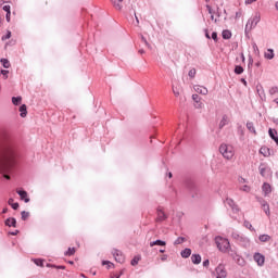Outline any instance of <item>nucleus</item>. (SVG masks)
Segmentation results:
<instances>
[{"label": "nucleus", "mask_w": 278, "mask_h": 278, "mask_svg": "<svg viewBox=\"0 0 278 278\" xmlns=\"http://www.w3.org/2000/svg\"><path fill=\"white\" fill-rule=\"evenodd\" d=\"M12 166H14V151L8 149L0 156V173L4 174V179H10V175H7L5 173H10Z\"/></svg>", "instance_id": "f257e3e1"}, {"label": "nucleus", "mask_w": 278, "mask_h": 278, "mask_svg": "<svg viewBox=\"0 0 278 278\" xmlns=\"http://www.w3.org/2000/svg\"><path fill=\"white\" fill-rule=\"evenodd\" d=\"M219 153L225 160H233V155H236V150L231 144L222 143L219 147Z\"/></svg>", "instance_id": "f03ea898"}, {"label": "nucleus", "mask_w": 278, "mask_h": 278, "mask_svg": "<svg viewBox=\"0 0 278 278\" xmlns=\"http://www.w3.org/2000/svg\"><path fill=\"white\" fill-rule=\"evenodd\" d=\"M215 243H216L217 249L222 253H229V251H231V244L229 243V240H227L226 238L216 237Z\"/></svg>", "instance_id": "7ed1b4c3"}, {"label": "nucleus", "mask_w": 278, "mask_h": 278, "mask_svg": "<svg viewBox=\"0 0 278 278\" xmlns=\"http://www.w3.org/2000/svg\"><path fill=\"white\" fill-rule=\"evenodd\" d=\"M262 21V14L260 12H256L247 23L245 29L251 31V29H255L257 27V23Z\"/></svg>", "instance_id": "20e7f679"}, {"label": "nucleus", "mask_w": 278, "mask_h": 278, "mask_svg": "<svg viewBox=\"0 0 278 278\" xmlns=\"http://www.w3.org/2000/svg\"><path fill=\"white\" fill-rule=\"evenodd\" d=\"M215 276L216 278H227V269L225 268V265L219 264L215 268Z\"/></svg>", "instance_id": "39448f33"}, {"label": "nucleus", "mask_w": 278, "mask_h": 278, "mask_svg": "<svg viewBox=\"0 0 278 278\" xmlns=\"http://www.w3.org/2000/svg\"><path fill=\"white\" fill-rule=\"evenodd\" d=\"M113 256L115 257V262H118V264H123L125 262V255L121 250H113Z\"/></svg>", "instance_id": "423d86ee"}, {"label": "nucleus", "mask_w": 278, "mask_h": 278, "mask_svg": "<svg viewBox=\"0 0 278 278\" xmlns=\"http://www.w3.org/2000/svg\"><path fill=\"white\" fill-rule=\"evenodd\" d=\"M253 257L257 266H262L266 262V257L262 253H255Z\"/></svg>", "instance_id": "0eeeda50"}, {"label": "nucleus", "mask_w": 278, "mask_h": 278, "mask_svg": "<svg viewBox=\"0 0 278 278\" xmlns=\"http://www.w3.org/2000/svg\"><path fill=\"white\" fill-rule=\"evenodd\" d=\"M156 223H162L166 220V213L162 208H157L156 211Z\"/></svg>", "instance_id": "6e6552de"}, {"label": "nucleus", "mask_w": 278, "mask_h": 278, "mask_svg": "<svg viewBox=\"0 0 278 278\" xmlns=\"http://www.w3.org/2000/svg\"><path fill=\"white\" fill-rule=\"evenodd\" d=\"M193 90H195V92H198V94H207V88L201 85H194L193 86Z\"/></svg>", "instance_id": "1a4fd4ad"}, {"label": "nucleus", "mask_w": 278, "mask_h": 278, "mask_svg": "<svg viewBox=\"0 0 278 278\" xmlns=\"http://www.w3.org/2000/svg\"><path fill=\"white\" fill-rule=\"evenodd\" d=\"M192 99L194 101V108H197V110H202L203 102H201V98L199 97V94H193Z\"/></svg>", "instance_id": "9d476101"}, {"label": "nucleus", "mask_w": 278, "mask_h": 278, "mask_svg": "<svg viewBox=\"0 0 278 278\" xmlns=\"http://www.w3.org/2000/svg\"><path fill=\"white\" fill-rule=\"evenodd\" d=\"M17 194L20 195L21 200L25 203H29V197L27 195V191L17 190Z\"/></svg>", "instance_id": "9b49d317"}, {"label": "nucleus", "mask_w": 278, "mask_h": 278, "mask_svg": "<svg viewBox=\"0 0 278 278\" xmlns=\"http://www.w3.org/2000/svg\"><path fill=\"white\" fill-rule=\"evenodd\" d=\"M260 153L261 155H263L264 157H270V149L266 146L262 147L260 149Z\"/></svg>", "instance_id": "f8f14e48"}, {"label": "nucleus", "mask_w": 278, "mask_h": 278, "mask_svg": "<svg viewBox=\"0 0 278 278\" xmlns=\"http://www.w3.org/2000/svg\"><path fill=\"white\" fill-rule=\"evenodd\" d=\"M268 134H269L270 139L274 140L278 147L277 130L269 128Z\"/></svg>", "instance_id": "ddd939ff"}, {"label": "nucleus", "mask_w": 278, "mask_h": 278, "mask_svg": "<svg viewBox=\"0 0 278 278\" xmlns=\"http://www.w3.org/2000/svg\"><path fill=\"white\" fill-rule=\"evenodd\" d=\"M225 125H229V116L224 115L222 117V121L219 122V129H223V127H225Z\"/></svg>", "instance_id": "4468645a"}, {"label": "nucleus", "mask_w": 278, "mask_h": 278, "mask_svg": "<svg viewBox=\"0 0 278 278\" xmlns=\"http://www.w3.org/2000/svg\"><path fill=\"white\" fill-rule=\"evenodd\" d=\"M7 227H16V218L10 217L4 222Z\"/></svg>", "instance_id": "2eb2a0df"}, {"label": "nucleus", "mask_w": 278, "mask_h": 278, "mask_svg": "<svg viewBox=\"0 0 278 278\" xmlns=\"http://www.w3.org/2000/svg\"><path fill=\"white\" fill-rule=\"evenodd\" d=\"M262 190L265 194H270V192H273V189L268 182L263 185Z\"/></svg>", "instance_id": "dca6fc26"}, {"label": "nucleus", "mask_w": 278, "mask_h": 278, "mask_svg": "<svg viewBox=\"0 0 278 278\" xmlns=\"http://www.w3.org/2000/svg\"><path fill=\"white\" fill-rule=\"evenodd\" d=\"M112 4L114 5L115 10H123V4H121V2L123 0H111Z\"/></svg>", "instance_id": "f3484780"}, {"label": "nucleus", "mask_w": 278, "mask_h": 278, "mask_svg": "<svg viewBox=\"0 0 278 278\" xmlns=\"http://www.w3.org/2000/svg\"><path fill=\"white\" fill-rule=\"evenodd\" d=\"M265 58H266V60H273V58H275V51L273 49H268L265 52Z\"/></svg>", "instance_id": "a211bd4d"}, {"label": "nucleus", "mask_w": 278, "mask_h": 278, "mask_svg": "<svg viewBox=\"0 0 278 278\" xmlns=\"http://www.w3.org/2000/svg\"><path fill=\"white\" fill-rule=\"evenodd\" d=\"M20 112H21V117L25 118V116H27V105L23 104L20 106Z\"/></svg>", "instance_id": "6ab92c4d"}, {"label": "nucleus", "mask_w": 278, "mask_h": 278, "mask_svg": "<svg viewBox=\"0 0 278 278\" xmlns=\"http://www.w3.org/2000/svg\"><path fill=\"white\" fill-rule=\"evenodd\" d=\"M150 247H166V242L162 240H156L154 242H150Z\"/></svg>", "instance_id": "aec40b11"}, {"label": "nucleus", "mask_w": 278, "mask_h": 278, "mask_svg": "<svg viewBox=\"0 0 278 278\" xmlns=\"http://www.w3.org/2000/svg\"><path fill=\"white\" fill-rule=\"evenodd\" d=\"M262 208H263V212H265V214H266L267 216H270V206L268 205V203L264 202V203L262 204Z\"/></svg>", "instance_id": "412c9836"}, {"label": "nucleus", "mask_w": 278, "mask_h": 278, "mask_svg": "<svg viewBox=\"0 0 278 278\" xmlns=\"http://www.w3.org/2000/svg\"><path fill=\"white\" fill-rule=\"evenodd\" d=\"M191 262L192 264H199L201 262V256L199 254H192Z\"/></svg>", "instance_id": "4be33fe9"}, {"label": "nucleus", "mask_w": 278, "mask_h": 278, "mask_svg": "<svg viewBox=\"0 0 278 278\" xmlns=\"http://www.w3.org/2000/svg\"><path fill=\"white\" fill-rule=\"evenodd\" d=\"M190 255H192V250L188 248L181 252V257L188 258Z\"/></svg>", "instance_id": "5701e85b"}, {"label": "nucleus", "mask_w": 278, "mask_h": 278, "mask_svg": "<svg viewBox=\"0 0 278 278\" xmlns=\"http://www.w3.org/2000/svg\"><path fill=\"white\" fill-rule=\"evenodd\" d=\"M260 242H270V236L268 235H261L258 237Z\"/></svg>", "instance_id": "b1692460"}, {"label": "nucleus", "mask_w": 278, "mask_h": 278, "mask_svg": "<svg viewBox=\"0 0 278 278\" xmlns=\"http://www.w3.org/2000/svg\"><path fill=\"white\" fill-rule=\"evenodd\" d=\"M247 128H248L249 131H251L252 134H257V132L255 131V126L253 125L252 122H248V123H247Z\"/></svg>", "instance_id": "393cba45"}, {"label": "nucleus", "mask_w": 278, "mask_h": 278, "mask_svg": "<svg viewBox=\"0 0 278 278\" xmlns=\"http://www.w3.org/2000/svg\"><path fill=\"white\" fill-rule=\"evenodd\" d=\"M235 73H236V75H242V73H244V67L240 66V65H237L235 67Z\"/></svg>", "instance_id": "a878e982"}, {"label": "nucleus", "mask_w": 278, "mask_h": 278, "mask_svg": "<svg viewBox=\"0 0 278 278\" xmlns=\"http://www.w3.org/2000/svg\"><path fill=\"white\" fill-rule=\"evenodd\" d=\"M222 36H223L224 40H229V38H231V33L229 30H224L222 33Z\"/></svg>", "instance_id": "bb28decb"}, {"label": "nucleus", "mask_w": 278, "mask_h": 278, "mask_svg": "<svg viewBox=\"0 0 278 278\" xmlns=\"http://www.w3.org/2000/svg\"><path fill=\"white\" fill-rule=\"evenodd\" d=\"M21 101H23V98H21V97H13L12 98L13 105H18V103H21Z\"/></svg>", "instance_id": "cd10ccee"}, {"label": "nucleus", "mask_w": 278, "mask_h": 278, "mask_svg": "<svg viewBox=\"0 0 278 278\" xmlns=\"http://www.w3.org/2000/svg\"><path fill=\"white\" fill-rule=\"evenodd\" d=\"M260 173H261L262 177H266V165H264V164L260 165Z\"/></svg>", "instance_id": "c85d7f7f"}, {"label": "nucleus", "mask_w": 278, "mask_h": 278, "mask_svg": "<svg viewBox=\"0 0 278 278\" xmlns=\"http://www.w3.org/2000/svg\"><path fill=\"white\" fill-rule=\"evenodd\" d=\"M1 64L4 68H10V61L8 59H2Z\"/></svg>", "instance_id": "c756f323"}, {"label": "nucleus", "mask_w": 278, "mask_h": 278, "mask_svg": "<svg viewBox=\"0 0 278 278\" xmlns=\"http://www.w3.org/2000/svg\"><path fill=\"white\" fill-rule=\"evenodd\" d=\"M75 248H68V250L65 252V255L71 257V255H75Z\"/></svg>", "instance_id": "7c9ffc66"}, {"label": "nucleus", "mask_w": 278, "mask_h": 278, "mask_svg": "<svg viewBox=\"0 0 278 278\" xmlns=\"http://www.w3.org/2000/svg\"><path fill=\"white\" fill-rule=\"evenodd\" d=\"M138 262H140V256H135L131 260V266H138Z\"/></svg>", "instance_id": "2f4dec72"}, {"label": "nucleus", "mask_w": 278, "mask_h": 278, "mask_svg": "<svg viewBox=\"0 0 278 278\" xmlns=\"http://www.w3.org/2000/svg\"><path fill=\"white\" fill-rule=\"evenodd\" d=\"M197 76V70L192 68L189 71V77H191V79H194V77Z\"/></svg>", "instance_id": "473e14b6"}, {"label": "nucleus", "mask_w": 278, "mask_h": 278, "mask_svg": "<svg viewBox=\"0 0 278 278\" xmlns=\"http://www.w3.org/2000/svg\"><path fill=\"white\" fill-rule=\"evenodd\" d=\"M21 214H22V220H27L29 218V212L23 211Z\"/></svg>", "instance_id": "72a5a7b5"}, {"label": "nucleus", "mask_w": 278, "mask_h": 278, "mask_svg": "<svg viewBox=\"0 0 278 278\" xmlns=\"http://www.w3.org/2000/svg\"><path fill=\"white\" fill-rule=\"evenodd\" d=\"M35 264H36L37 266H40L41 268H45V261H42V260H36V261H35Z\"/></svg>", "instance_id": "f704fd0d"}, {"label": "nucleus", "mask_w": 278, "mask_h": 278, "mask_svg": "<svg viewBox=\"0 0 278 278\" xmlns=\"http://www.w3.org/2000/svg\"><path fill=\"white\" fill-rule=\"evenodd\" d=\"M12 38V31L8 30L7 35L2 37V40H10Z\"/></svg>", "instance_id": "c9c22d12"}, {"label": "nucleus", "mask_w": 278, "mask_h": 278, "mask_svg": "<svg viewBox=\"0 0 278 278\" xmlns=\"http://www.w3.org/2000/svg\"><path fill=\"white\" fill-rule=\"evenodd\" d=\"M240 190H242V192H251V187L245 185V186L241 187Z\"/></svg>", "instance_id": "e433bc0d"}, {"label": "nucleus", "mask_w": 278, "mask_h": 278, "mask_svg": "<svg viewBox=\"0 0 278 278\" xmlns=\"http://www.w3.org/2000/svg\"><path fill=\"white\" fill-rule=\"evenodd\" d=\"M182 242H186V238L179 237V238L175 241V244H182Z\"/></svg>", "instance_id": "4c0bfd02"}, {"label": "nucleus", "mask_w": 278, "mask_h": 278, "mask_svg": "<svg viewBox=\"0 0 278 278\" xmlns=\"http://www.w3.org/2000/svg\"><path fill=\"white\" fill-rule=\"evenodd\" d=\"M10 73V71L8 70H2L1 71V75H3L4 79H8V74Z\"/></svg>", "instance_id": "58836bf2"}, {"label": "nucleus", "mask_w": 278, "mask_h": 278, "mask_svg": "<svg viewBox=\"0 0 278 278\" xmlns=\"http://www.w3.org/2000/svg\"><path fill=\"white\" fill-rule=\"evenodd\" d=\"M269 93H270V94H277V93H278V87H273V88L269 90Z\"/></svg>", "instance_id": "ea45409f"}, {"label": "nucleus", "mask_w": 278, "mask_h": 278, "mask_svg": "<svg viewBox=\"0 0 278 278\" xmlns=\"http://www.w3.org/2000/svg\"><path fill=\"white\" fill-rule=\"evenodd\" d=\"M212 38L215 42H218V34L217 33H212Z\"/></svg>", "instance_id": "a19ab883"}, {"label": "nucleus", "mask_w": 278, "mask_h": 278, "mask_svg": "<svg viewBox=\"0 0 278 278\" xmlns=\"http://www.w3.org/2000/svg\"><path fill=\"white\" fill-rule=\"evenodd\" d=\"M244 227H247V229H253V225L249 222H244Z\"/></svg>", "instance_id": "79ce46f5"}, {"label": "nucleus", "mask_w": 278, "mask_h": 278, "mask_svg": "<svg viewBox=\"0 0 278 278\" xmlns=\"http://www.w3.org/2000/svg\"><path fill=\"white\" fill-rule=\"evenodd\" d=\"M3 10H4V12H7V14L10 13V5H4Z\"/></svg>", "instance_id": "37998d69"}, {"label": "nucleus", "mask_w": 278, "mask_h": 278, "mask_svg": "<svg viewBox=\"0 0 278 278\" xmlns=\"http://www.w3.org/2000/svg\"><path fill=\"white\" fill-rule=\"evenodd\" d=\"M203 266H204L205 268H207V266H210V260L204 261V262H203Z\"/></svg>", "instance_id": "c03bdc74"}, {"label": "nucleus", "mask_w": 278, "mask_h": 278, "mask_svg": "<svg viewBox=\"0 0 278 278\" xmlns=\"http://www.w3.org/2000/svg\"><path fill=\"white\" fill-rule=\"evenodd\" d=\"M11 207H13L14 210H18V203L11 204Z\"/></svg>", "instance_id": "a18cd8bd"}, {"label": "nucleus", "mask_w": 278, "mask_h": 278, "mask_svg": "<svg viewBox=\"0 0 278 278\" xmlns=\"http://www.w3.org/2000/svg\"><path fill=\"white\" fill-rule=\"evenodd\" d=\"M102 264H103L104 266H105V264H106L109 268L112 266V262H105V261H104Z\"/></svg>", "instance_id": "49530a36"}, {"label": "nucleus", "mask_w": 278, "mask_h": 278, "mask_svg": "<svg viewBox=\"0 0 278 278\" xmlns=\"http://www.w3.org/2000/svg\"><path fill=\"white\" fill-rule=\"evenodd\" d=\"M8 203H9V205H11L12 206V204L14 203V199H9V201H8Z\"/></svg>", "instance_id": "de8ad7c7"}, {"label": "nucleus", "mask_w": 278, "mask_h": 278, "mask_svg": "<svg viewBox=\"0 0 278 278\" xmlns=\"http://www.w3.org/2000/svg\"><path fill=\"white\" fill-rule=\"evenodd\" d=\"M173 92H174L175 97H179V91L173 89Z\"/></svg>", "instance_id": "09e8293b"}, {"label": "nucleus", "mask_w": 278, "mask_h": 278, "mask_svg": "<svg viewBox=\"0 0 278 278\" xmlns=\"http://www.w3.org/2000/svg\"><path fill=\"white\" fill-rule=\"evenodd\" d=\"M206 9H207L208 13L212 14V7L206 5Z\"/></svg>", "instance_id": "8fccbe9b"}, {"label": "nucleus", "mask_w": 278, "mask_h": 278, "mask_svg": "<svg viewBox=\"0 0 278 278\" xmlns=\"http://www.w3.org/2000/svg\"><path fill=\"white\" fill-rule=\"evenodd\" d=\"M10 15H11V12L10 13H7V22L10 23Z\"/></svg>", "instance_id": "3c124183"}, {"label": "nucleus", "mask_w": 278, "mask_h": 278, "mask_svg": "<svg viewBox=\"0 0 278 278\" xmlns=\"http://www.w3.org/2000/svg\"><path fill=\"white\" fill-rule=\"evenodd\" d=\"M205 37L210 40V38H212V37H210V33L207 31V30H205Z\"/></svg>", "instance_id": "603ef678"}, {"label": "nucleus", "mask_w": 278, "mask_h": 278, "mask_svg": "<svg viewBox=\"0 0 278 278\" xmlns=\"http://www.w3.org/2000/svg\"><path fill=\"white\" fill-rule=\"evenodd\" d=\"M167 257H168V256L163 255V256L161 257L162 262H166Z\"/></svg>", "instance_id": "864d4df0"}, {"label": "nucleus", "mask_w": 278, "mask_h": 278, "mask_svg": "<svg viewBox=\"0 0 278 278\" xmlns=\"http://www.w3.org/2000/svg\"><path fill=\"white\" fill-rule=\"evenodd\" d=\"M227 203H228V205H231V203H233V200L227 199Z\"/></svg>", "instance_id": "5fc2aeb1"}, {"label": "nucleus", "mask_w": 278, "mask_h": 278, "mask_svg": "<svg viewBox=\"0 0 278 278\" xmlns=\"http://www.w3.org/2000/svg\"><path fill=\"white\" fill-rule=\"evenodd\" d=\"M275 8H276V10L278 12V1L275 3Z\"/></svg>", "instance_id": "6e6d98bb"}, {"label": "nucleus", "mask_w": 278, "mask_h": 278, "mask_svg": "<svg viewBox=\"0 0 278 278\" xmlns=\"http://www.w3.org/2000/svg\"><path fill=\"white\" fill-rule=\"evenodd\" d=\"M168 177H169V179H172L173 178V173H168Z\"/></svg>", "instance_id": "4d7b16f0"}, {"label": "nucleus", "mask_w": 278, "mask_h": 278, "mask_svg": "<svg viewBox=\"0 0 278 278\" xmlns=\"http://www.w3.org/2000/svg\"><path fill=\"white\" fill-rule=\"evenodd\" d=\"M8 213V208H3L2 214Z\"/></svg>", "instance_id": "13d9d810"}, {"label": "nucleus", "mask_w": 278, "mask_h": 278, "mask_svg": "<svg viewBox=\"0 0 278 278\" xmlns=\"http://www.w3.org/2000/svg\"><path fill=\"white\" fill-rule=\"evenodd\" d=\"M16 233H18L17 230L15 232H11V236H16Z\"/></svg>", "instance_id": "bf43d9fd"}, {"label": "nucleus", "mask_w": 278, "mask_h": 278, "mask_svg": "<svg viewBox=\"0 0 278 278\" xmlns=\"http://www.w3.org/2000/svg\"><path fill=\"white\" fill-rule=\"evenodd\" d=\"M56 268H61V270H64L65 267L64 266H59Z\"/></svg>", "instance_id": "052dcab7"}, {"label": "nucleus", "mask_w": 278, "mask_h": 278, "mask_svg": "<svg viewBox=\"0 0 278 278\" xmlns=\"http://www.w3.org/2000/svg\"><path fill=\"white\" fill-rule=\"evenodd\" d=\"M242 83L244 84V86H247V80L242 79Z\"/></svg>", "instance_id": "680f3d73"}, {"label": "nucleus", "mask_w": 278, "mask_h": 278, "mask_svg": "<svg viewBox=\"0 0 278 278\" xmlns=\"http://www.w3.org/2000/svg\"><path fill=\"white\" fill-rule=\"evenodd\" d=\"M166 250H160V253H165Z\"/></svg>", "instance_id": "e2e57ef3"}, {"label": "nucleus", "mask_w": 278, "mask_h": 278, "mask_svg": "<svg viewBox=\"0 0 278 278\" xmlns=\"http://www.w3.org/2000/svg\"><path fill=\"white\" fill-rule=\"evenodd\" d=\"M115 278H121V275L115 276Z\"/></svg>", "instance_id": "0e129e2a"}, {"label": "nucleus", "mask_w": 278, "mask_h": 278, "mask_svg": "<svg viewBox=\"0 0 278 278\" xmlns=\"http://www.w3.org/2000/svg\"><path fill=\"white\" fill-rule=\"evenodd\" d=\"M241 181H243V182H244V181H245V180H244V178H241Z\"/></svg>", "instance_id": "69168bd1"}, {"label": "nucleus", "mask_w": 278, "mask_h": 278, "mask_svg": "<svg viewBox=\"0 0 278 278\" xmlns=\"http://www.w3.org/2000/svg\"><path fill=\"white\" fill-rule=\"evenodd\" d=\"M137 23H139L138 17L136 16Z\"/></svg>", "instance_id": "338daca9"}]
</instances>
